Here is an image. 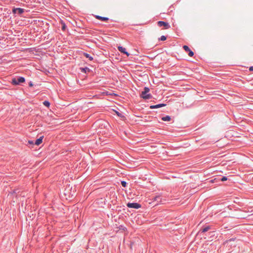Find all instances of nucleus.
<instances>
[{
    "label": "nucleus",
    "mask_w": 253,
    "mask_h": 253,
    "mask_svg": "<svg viewBox=\"0 0 253 253\" xmlns=\"http://www.w3.org/2000/svg\"><path fill=\"white\" fill-rule=\"evenodd\" d=\"M28 84H29V86H30V87H32L34 85L33 84V82L32 81H30L29 83H28Z\"/></svg>",
    "instance_id": "nucleus-23"
},
{
    "label": "nucleus",
    "mask_w": 253,
    "mask_h": 253,
    "mask_svg": "<svg viewBox=\"0 0 253 253\" xmlns=\"http://www.w3.org/2000/svg\"><path fill=\"white\" fill-rule=\"evenodd\" d=\"M166 104L164 103H160L156 105H152L150 106V108L151 109H157L166 106Z\"/></svg>",
    "instance_id": "nucleus-9"
},
{
    "label": "nucleus",
    "mask_w": 253,
    "mask_h": 253,
    "mask_svg": "<svg viewBox=\"0 0 253 253\" xmlns=\"http://www.w3.org/2000/svg\"><path fill=\"white\" fill-rule=\"evenodd\" d=\"M61 25H62V27H61L62 30L65 31L66 29H67V26H66L65 23L62 21Z\"/></svg>",
    "instance_id": "nucleus-17"
},
{
    "label": "nucleus",
    "mask_w": 253,
    "mask_h": 253,
    "mask_svg": "<svg viewBox=\"0 0 253 253\" xmlns=\"http://www.w3.org/2000/svg\"><path fill=\"white\" fill-rule=\"evenodd\" d=\"M24 12V9L22 8H15L14 7L12 9V13L14 14H18V15H21Z\"/></svg>",
    "instance_id": "nucleus-6"
},
{
    "label": "nucleus",
    "mask_w": 253,
    "mask_h": 253,
    "mask_svg": "<svg viewBox=\"0 0 253 253\" xmlns=\"http://www.w3.org/2000/svg\"><path fill=\"white\" fill-rule=\"evenodd\" d=\"M167 40V37L165 36H162L160 38H159V41H164Z\"/></svg>",
    "instance_id": "nucleus-19"
},
{
    "label": "nucleus",
    "mask_w": 253,
    "mask_h": 253,
    "mask_svg": "<svg viewBox=\"0 0 253 253\" xmlns=\"http://www.w3.org/2000/svg\"><path fill=\"white\" fill-rule=\"evenodd\" d=\"M116 114L122 120L124 121L126 119V117L121 113H120L118 111L115 110Z\"/></svg>",
    "instance_id": "nucleus-10"
},
{
    "label": "nucleus",
    "mask_w": 253,
    "mask_h": 253,
    "mask_svg": "<svg viewBox=\"0 0 253 253\" xmlns=\"http://www.w3.org/2000/svg\"><path fill=\"white\" fill-rule=\"evenodd\" d=\"M162 120L164 121H170L171 120V117L167 115L162 118Z\"/></svg>",
    "instance_id": "nucleus-16"
},
{
    "label": "nucleus",
    "mask_w": 253,
    "mask_h": 253,
    "mask_svg": "<svg viewBox=\"0 0 253 253\" xmlns=\"http://www.w3.org/2000/svg\"><path fill=\"white\" fill-rule=\"evenodd\" d=\"M28 143H30V144H34V142L32 140H29L28 141Z\"/></svg>",
    "instance_id": "nucleus-25"
},
{
    "label": "nucleus",
    "mask_w": 253,
    "mask_h": 253,
    "mask_svg": "<svg viewBox=\"0 0 253 253\" xmlns=\"http://www.w3.org/2000/svg\"><path fill=\"white\" fill-rule=\"evenodd\" d=\"M183 48L186 51L188 52V55L192 57L194 55V52L190 49V48L186 45L183 46Z\"/></svg>",
    "instance_id": "nucleus-7"
},
{
    "label": "nucleus",
    "mask_w": 253,
    "mask_h": 253,
    "mask_svg": "<svg viewBox=\"0 0 253 253\" xmlns=\"http://www.w3.org/2000/svg\"><path fill=\"white\" fill-rule=\"evenodd\" d=\"M43 138V136H41L40 138H38L35 142V144L37 145H39L42 142V139Z\"/></svg>",
    "instance_id": "nucleus-12"
},
{
    "label": "nucleus",
    "mask_w": 253,
    "mask_h": 253,
    "mask_svg": "<svg viewBox=\"0 0 253 253\" xmlns=\"http://www.w3.org/2000/svg\"><path fill=\"white\" fill-rule=\"evenodd\" d=\"M227 180V177L224 176H222V177H221V181H226V180Z\"/></svg>",
    "instance_id": "nucleus-21"
},
{
    "label": "nucleus",
    "mask_w": 253,
    "mask_h": 253,
    "mask_svg": "<svg viewBox=\"0 0 253 253\" xmlns=\"http://www.w3.org/2000/svg\"><path fill=\"white\" fill-rule=\"evenodd\" d=\"M149 91L150 88L148 87L145 86L140 95V97L145 100L152 99L153 96L150 93H149Z\"/></svg>",
    "instance_id": "nucleus-2"
},
{
    "label": "nucleus",
    "mask_w": 253,
    "mask_h": 253,
    "mask_svg": "<svg viewBox=\"0 0 253 253\" xmlns=\"http://www.w3.org/2000/svg\"><path fill=\"white\" fill-rule=\"evenodd\" d=\"M95 18L97 19L100 20L102 21H106L109 20V18L108 17H102V16H99V15H96Z\"/></svg>",
    "instance_id": "nucleus-11"
},
{
    "label": "nucleus",
    "mask_w": 253,
    "mask_h": 253,
    "mask_svg": "<svg viewBox=\"0 0 253 253\" xmlns=\"http://www.w3.org/2000/svg\"><path fill=\"white\" fill-rule=\"evenodd\" d=\"M158 26L160 27H164L165 29H168L170 28V25L169 23L163 21H159L157 22Z\"/></svg>",
    "instance_id": "nucleus-5"
},
{
    "label": "nucleus",
    "mask_w": 253,
    "mask_h": 253,
    "mask_svg": "<svg viewBox=\"0 0 253 253\" xmlns=\"http://www.w3.org/2000/svg\"><path fill=\"white\" fill-rule=\"evenodd\" d=\"M210 229L211 227L210 226H206L204 227L202 229H201L199 232H201V233H204L208 231Z\"/></svg>",
    "instance_id": "nucleus-13"
},
{
    "label": "nucleus",
    "mask_w": 253,
    "mask_h": 253,
    "mask_svg": "<svg viewBox=\"0 0 253 253\" xmlns=\"http://www.w3.org/2000/svg\"><path fill=\"white\" fill-rule=\"evenodd\" d=\"M43 104L45 106H46L47 107H49L50 106V103L47 100H45L43 102Z\"/></svg>",
    "instance_id": "nucleus-18"
},
{
    "label": "nucleus",
    "mask_w": 253,
    "mask_h": 253,
    "mask_svg": "<svg viewBox=\"0 0 253 253\" xmlns=\"http://www.w3.org/2000/svg\"><path fill=\"white\" fill-rule=\"evenodd\" d=\"M234 240H235V239H234V238H231V239H229V240H227V241H226V243H228V242H229L233 241H234Z\"/></svg>",
    "instance_id": "nucleus-22"
},
{
    "label": "nucleus",
    "mask_w": 253,
    "mask_h": 253,
    "mask_svg": "<svg viewBox=\"0 0 253 253\" xmlns=\"http://www.w3.org/2000/svg\"><path fill=\"white\" fill-rule=\"evenodd\" d=\"M80 70L82 73H86L90 71V69L88 67L81 68Z\"/></svg>",
    "instance_id": "nucleus-14"
},
{
    "label": "nucleus",
    "mask_w": 253,
    "mask_h": 253,
    "mask_svg": "<svg viewBox=\"0 0 253 253\" xmlns=\"http://www.w3.org/2000/svg\"><path fill=\"white\" fill-rule=\"evenodd\" d=\"M249 70L250 71H253V66H251L250 68H249Z\"/></svg>",
    "instance_id": "nucleus-24"
},
{
    "label": "nucleus",
    "mask_w": 253,
    "mask_h": 253,
    "mask_svg": "<svg viewBox=\"0 0 253 253\" xmlns=\"http://www.w3.org/2000/svg\"><path fill=\"white\" fill-rule=\"evenodd\" d=\"M25 82V78L23 77H18L17 78H13L11 80V84L14 85H20L21 83Z\"/></svg>",
    "instance_id": "nucleus-3"
},
{
    "label": "nucleus",
    "mask_w": 253,
    "mask_h": 253,
    "mask_svg": "<svg viewBox=\"0 0 253 253\" xmlns=\"http://www.w3.org/2000/svg\"><path fill=\"white\" fill-rule=\"evenodd\" d=\"M129 208L138 209L141 207V205L137 203H128L126 205Z\"/></svg>",
    "instance_id": "nucleus-4"
},
{
    "label": "nucleus",
    "mask_w": 253,
    "mask_h": 253,
    "mask_svg": "<svg viewBox=\"0 0 253 253\" xmlns=\"http://www.w3.org/2000/svg\"><path fill=\"white\" fill-rule=\"evenodd\" d=\"M121 185L123 187H126L127 186V183L125 181H121Z\"/></svg>",
    "instance_id": "nucleus-20"
},
{
    "label": "nucleus",
    "mask_w": 253,
    "mask_h": 253,
    "mask_svg": "<svg viewBox=\"0 0 253 253\" xmlns=\"http://www.w3.org/2000/svg\"><path fill=\"white\" fill-rule=\"evenodd\" d=\"M153 202H155V205L164 204L167 201L166 195L163 193H158L152 197Z\"/></svg>",
    "instance_id": "nucleus-1"
},
{
    "label": "nucleus",
    "mask_w": 253,
    "mask_h": 253,
    "mask_svg": "<svg viewBox=\"0 0 253 253\" xmlns=\"http://www.w3.org/2000/svg\"><path fill=\"white\" fill-rule=\"evenodd\" d=\"M83 55L86 57V58H88V59L90 60V61H92L93 60V58L92 56H90V54H89L88 53H86V52H84L83 53Z\"/></svg>",
    "instance_id": "nucleus-15"
},
{
    "label": "nucleus",
    "mask_w": 253,
    "mask_h": 253,
    "mask_svg": "<svg viewBox=\"0 0 253 253\" xmlns=\"http://www.w3.org/2000/svg\"><path fill=\"white\" fill-rule=\"evenodd\" d=\"M118 49L120 52L126 54L127 56H129L130 55V54L126 51V49L122 46H119L118 47Z\"/></svg>",
    "instance_id": "nucleus-8"
}]
</instances>
